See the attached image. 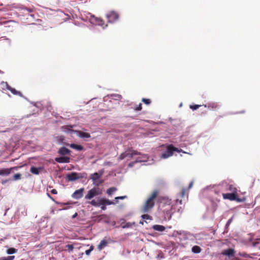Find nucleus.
<instances>
[{
  "mask_svg": "<svg viewBox=\"0 0 260 260\" xmlns=\"http://www.w3.org/2000/svg\"><path fill=\"white\" fill-rule=\"evenodd\" d=\"M66 177L68 181H73L78 179L82 178V176L81 175V174L77 173L76 172H72L70 174H68Z\"/></svg>",
  "mask_w": 260,
  "mask_h": 260,
  "instance_id": "7",
  "label": "nucleus"
},
{
  "mask_svg": "<svg viewBox=\"0 0 260 260\" xmlns=\"http://www.w3.org/2000/svg\"><path fill=\"white\" fill-rule=\"evenodd\" d=\"M142 101L145 103V104L146 105H149L151 103V101L150 99H145V98H143L142 99Z\"/></svg>",
  "mask_w": 260,
  "mask_h": 260,
  "instance_id": "37",
  "label": "nucleus"
},
{
  "mask_svg": "<svg viewBox=\"0 0 260 260\" xmlns=\"http://www.w3.org/2000/svg\"><path fill=\"white\" fill-rule=\"evenodd\" d=\"M116 203L111 201L108 199L101 198L99 199V206H101L103 210L106 209V205H114Z\"/></svg>",
  "mask_w": 260,
  "mask_h": 260,
  "instance_id": "4",
  "label": "nucleus"
},
{
  "mask_svg": "<svg viewBox=\"0 0 260 260\" xmlns=\"http://www.w3.org/2000/svg\"><path fill=\"white\" fill-rule=\"evenodd\" d=\"M78 135L82 138H89L90 137V135L88 133H85L81 131L78 132Z\"/></svg>",
  "mask_w": 260,
  "mask_h": 260,
  "instance_id": "19",
  "label": "nucleus"
},
{
  "mask_svg": "<svg viewBox=\"0 0 260 260\" xmlns=\"http://www.w3.org/2000/svg\"><path fill=\"white\" fill-rule=\"evenodd\" d=\"M237 194L235 193H222V197L224 199L229 200L230 201H237L241 202L242 201L237 198Z\"/></svg>",
  "mask_w": 260,
  "mask_h": 260,
  "instance_id": "6",
  "label": "nucleus"
},
{
  "mask_svg": "<svg viewBox=\"0 0 260 260\" xmlns=\"http://www.w3.org/2000/svg\"><path fill=\"white\" fill-rule=\"evenodd\" d=\"M84 188H80L79 189L76 190L72 194V197L76 199H79L83 196V193L84 191Z\"/></svg>",
  "mask_w": 260,
  "mask_h": 260,
  "instance_id": "9",
  "label": "nucleus"
},
{
  "mask_svg": "<svg viewBox=\"0 0 260 260\" xmlns=\"http://www.w3.org/2000/svg\"><path fill=\"white\" fill-rule=\"evenodd\" d=\"M102 193V191L100 188L93 187L88 191L87 194L85 196V199L90 200L94 197L101 195Z\"/></svg>",
  "mask_w": 260,
  "mask_h": 260,
  "instance_id": "2",
  "label": "nucleus"
},
{
  "mask_svg": "<svg viewBox=\"0 0 260 260\" xmlns=\"http://www.w3.org/2000/svg\"><path fill=\"white\" fill-rule=\"evenodd\" d=\"M205 107H207L210 110H216L219 108V105L216 103H211L205 105Z\"/></svg>",
  "mask_w": 260,
  "mask_h": 260,
  "instance_id": "13",
  "label": "nucleus"
},
{
  "mask_svg": "<svg viewBox=\"0 0 260 260\" xmlns=\"http://www.w3.org/2000/svg\"><path fill=\"white\" fill-rule=\"evenodd\" d=\"M4 257V260H14V259L15 258V256H14V255L8 256L7 257Z\"/></svg>",
  "mask_w": 260,
  "mask_h": 260,
  "instance_id": "42",
  "label": "nucleus"
},
{
  "mask_svg": "<svg viewBox=\"0 0 260 260\" xmlns=\"http://www.w3.org/2000/svg\"><path fill=\"white\" fill-rule=\"evenodd\" d=\"M94 247L93 246H91L90 248L85 251V254L87 255H89L91 251L93 250Z\"/></svg>",
  "mask_w": 260,
  "mask_h": 260,
  "instance_id": "41",
  "label": "nucleus"
},
{
  "mask_svg": "<svg viewBox=\"0 0 260 260\" xmlns=\"http://www.w3.org/2000/svg\"><path fill=\"white\" fill-rule=\"evenodd\" d=\"M69 146L71 148L76 149L77 150L81 151V150H83V147L80 145H77L76 144H71Z\"/></svg>",
  "mask_w": 260,
  "mask_h": 260,
  "instance_id": "20",
  "label": "nucleus"
},
{
  "mask_svg": "<svg viewBox=\"0 0 260 260\" xmlns=\"http://www.w3.org/2000/svg\"><path fill=\"white\" fill-rule=\"evenodd\" d=\"M117 190V188L112 187L108 188L107 190V193L109 195H112L115 191Z\"/></svg>",
  "mask_w": 260,
  "mask_h": 260,
  "instance_id": "26",
  "label": "nucleus"
},
{
  "mask_svg": "<svg viewBox=\"0 0 260 260\" xmlns=\"http://www.w3.org/2000/svg\"><path fill=\"white\" fill-rule=\"evenodd\" d=\"M201 105H190V108L193 110H196L198 109Z\"/></svg>",
  "mask_w": 260,
  "mask_h": 260,
  "instance_id": "39",
  "label": "nucleus"
},
{
  "mask_svg": "<svg viewBox=\"0 0 260 260\" xmlns=\"http://www.w3.org/2000/svg\"><path fill=\"white\" fill-rule=\"evenodd\" d=\"M17 252V249L14 248H10L7 250V253L8 254H12L15 253Z\"/></svg>",
  "mask_w": 260,
  "mask_h": 260,
  "instance_id": "28",
  "label": "nucleus"
},
{
  "mask_svg": "<svg viewBox=\"0 0 260 260\" xmlns=\"http://www.w3.org/2000/svg\"><path fill=\"white\" fill-rule=\"evenodd\" d=\"M142 160L140 159H136L135 161H132L131 162H129L128 165V167H133L135 164H136L137 162H140V161H141Z\"/></svg>",
  "mask_w": 260,
  "mask_h": 260,
  "instance_id": "32",
  "label": "nucleus"
},
{
  "mask_svg": "<svg viewBox=\"0 0 260 260\" xmlns=\"http://www.w3.org/2000/svg\"><path fill=\"white\" fill-rule=\"evenodd\" d=\"M172 148L176 149L175 150H173V151H177L178 152H182L183 153H186L185 152L183 151L182 149H179L178 148L175 147L173 145Z\"/></svg>",
  "mask_w": 260,
  "mask_h": 260,
  "instance_id": "44",
  "label": "nucleus"
},
{
  "mask_svg": "<svg viewBox=\"0 0 260 260\" xmlns=\"http://www.w3.org/2000/svg\"><path fill=\"white\" fill-rule=\"evenodd\" d=\"M47 196H48L50 199H52V200H53V199H52V197L50 195V194H49V193H47Z\"/></svg>",
  "mask_w": 260,
  "mask_h": 260,
  "instance_id": "53",
  "label": "nucleus"
},
{
  "mask_svg": "<svg viewBox=\"0 0 260 260\" xmlns=\"http://www.w3.org/2000/svg\"><path fill=\"white\" fill-rule=\"evenodd\" d=\"M139 155H140V156L137 157V159H140L142 160L141 161H140V162H145V161H147V160L148 159V156L147 155L141 154V153H140V154H139Z\"/></svg>",
  "mask_w": 260,
  "mask_h": 260,
  "instance_id": "24",
  "label": "nucleus"
},
{
  "mask_svg": "<svg viewBox=\"0 0 260 260\" xmlns=\"http://www.w3.org/2000/svg\"><path fill=\"white\" fill-rule=\"evenodd\" d=\"M0 260H4V257H0Z\"/></svg>",
  "mask_w": 260,
  "mask_h": 260,
  "instance_id": "54",
  "label": "nucleus"
},
{
  "mask_svg": "<svg viewBox=\"0 0 260 260\" xmlns=\"http://www.w3.org/2000/svg\"><path fill=\"white\" fill-rule=\"evenodd\" d=\"M51 192L52 193V194H56L57 193V191L55 189H53L51 190Z\"/></svg>",
  "mask_w": 260,
  "mask_h": 260,
  "instance_id": "47",
  "label": "nucleus"
},
{
  "mask_svg": "<svg viewBox=\"0 0 260 260\" xmlns=\"http://www.w3.org/2000/svg\"><path fill=\"white\" fill-rule=\"evenodd\" d=\"M142 109V104L140 103L139 105L135 107V110L136 111H140Z\"/></svg>",
  "mask_w": 260,
  "mask_h": 260,
  "instance_id": "45",
  "label": "nucleus"
},
{
  "mask_svg": "<svg viewBox=\"0 0 260 260\" xmlns=\"http://www.w3.org/2000/svg\"><path fill=\"white\" fill-rule=\"evenodd\" d=\"M60 139L63 140V138L62 137H60Z\"/></svg>",
  "mask_w": 260,
  "mask_h": 260,
  "instance_id": "55",
  "label": "nucleus"
},
{
  "mask_svg": "<svg viewBox=\"0 0 260 260\" xmlns=\"http://www.w3.org/2000/svg\"><path fill=\"white\" fill-rule=\"evenodd\" d=\"M1 85L3 90L7 89L9 90L11 87L7 82L2 81L1 83Z\"/></svg>",
  "mask_w": 260,
  "mask_h": 260,
  "instance_id": "21",
  "label": "nucleus"
},
{
  "mask_svg": "<svg viewBox=\"0 0 260 260\" xmlns=\"http://www.w3.org/2000/svg\"><path fill=\"white\" fill-rule=\"evenodd\" d=\"M158 191L157 190H154L150 197L146 201L144 206L142 208V211L143 213L148 212L154 206V200L157 196Z\"/></svg>",
  "mask_w": 260,
  "mask_h": 260,
  "instance_id": "1",
  "label": "nucleus"
},
{
  "mask_svg": "<svg viewBox=\"0 0 260 260\" xmlns=\"http://www.w3.org/2000/svg\"><path fill=\"white\" fill-rule=\"evenodd\" d=\"M135 224V222H127L125 224L122 225V229H127L131 228L133 225Z\"/></svg>",
  "mask_w": 260,
  "mask_h": 260,
  "instance_id": "30",
  "label": "nucleus"
},
{
  "mask_svg": "<svg viewBox=\"0 0 260 260\" xmlns=\"http://www.w3.org/2000/svg\"><path fill=\"white\" fill-rule=\"evenodd\" d=\"M72 126L71 125H66L61 127V130L62 132L65 133H70L72 131Z\"/></svg>",
  "mask_w": 260,
  "mask_h": 260,
  "instance_id": "25",
  "label": "nucleus"
},
{
  "mask_svg": "<svg viewBox=\"0 0 260 260\" xmlns=\"http://www.w3.org/2000/svg\"><path fill=\"white\" fill-rule=\"evenodd\" d=\"M15 168L0 169V176H8Z\"/></svg>",
  "mask_w": 260,
  "mask_h": 260,
  "instance_id": "11",
  "label": "nucleus"
},
{
  "mask_svg": "<svg viewBox=\"0 0 260 260\" xmlns=\"http://www.w3.org/2000/svg\"><path fill=\"white\" fill-rule=\"evenodd\" d=\"M126 198V196H119V197H115V200L116 201V202H118V200H123V199H124Z\"/></svg>",
  "mask_w": 260,
  "mask_h": 260,
  "instance_id": "40",
  "label": "nucleus"
},
{
  "mask_svg": "<svg viewBox=\"0 0 260 260\" xmlns=\"http://www.w3.org/2000/svg\"><path fill=\"white\" fill-rule=\"evenodd\" d=\"M66 247L67 248L69 252L73 251V250L74 248L73 245H70V244L67 245L66 246Z\"/></svg>",
  "mask_w": 260,
  "mask_h": 260,
  "instance_id": "34",
  "label": "nucleus"
},
{
  "mask_svg": "<svg viewBox=\"0 0 260 260\" xmlns=\"http://www.w3.org/2000/svg\"><path fill=\"white\" fill-rule=\"evenodd\" d=\"M9 90L14 95H18V96H19L20 97H23V95L22 93L20 91H17V90H16L15 88L11 87V88Z\"/></svg>",
  "mask_w": 260,
  "mask_h": 260,
  "instance_id": "22",
  "label": "nucleus"
},
{
  "mask_svg": "<svg viewBox=\"0 0 260 260\" xmlns=\"http://www.w3.org/2000/svg\"><path fill=\"white\" fill-rule=\"evenodd\" d=\"M127 152L128 154V157H129L130 159L132 158L135 155L137 154H140V152H139L136 150H128L126 151Z\"/></svg>",
  "mask_w": 260,
  "mask_h": 260,
  "instance_id": "17",
  "label": "nucleus"
},
{
  "mask_svg": "<svg viewBox=\"0 0 260 260\" xmlns=\"http://www.w3.org/2000/svg\"><path fill=\"white\" fill-rule=\"evenodd\" d=\"M142 218L144 219H149L150 218V216L148 214H143L142 215Z\"/></svg>",
  "mask_w": 260,
  "mask_h": 260,
  "instance_id": "43",
  "label": "nucleus"
},
{
  "mask_svg": "<svg viewBox=\"0 0 260 260\" xmlns=\"http://www.w3.org/2000/svg\"><path fill=\"white\" fill-rule=\"evenodd\" d=\"M108 244V242L105 240L103 239L102 240L100 244L98 246V249L101 251L103 249H104Z\"/></svg>",
  "mask_w": 260,
  "mask_h": 260,
  "instance_id": "16",
  "label": "nucleus"
},
{
  "mask_svg": "<svg viewBox=\"0 0 260 260\" xmlns=\"http://www.w3.org/2000/svg\"><path fill=\"white\" fill-rule=\"evenodd\" d=\"M176 202H179L180 204H182V201L181 200L179 201V200H177Z\"/></svg>",
  "mask_w": 260,
  "mask_h": 260,
  "instance_id": "52",
  "label": "nucleus"
},
{
  "mask_svg": "<svg viewBox=\"0 0 260 260\" xmlns=\"http://www.w3.org/2000/svg\"><path fill=\"white\" fill-rule=\"evenodd\" d=\"M103 175V173H94L91 175L90 179L92 180L93 183L95 184L96 185H99L100 184H101L103 182V181H101L97 183L96 181L100 179L102 176Z\"/></svg>",
  "mask_w": 260,
  "mask_h": 260,
  "instance_id": "8",
  "label": "nucleus"
},
{
  "mask_svg": "<svg viewBox=\"0 0 260 260\" xmlns=\"http://www.w3.org/2000/svg\"><path fill=\"white\" fill-rule=\"evenodd\" d=\"M172 148H173V145H168L167 146V151L161 154V158H167L173 155V150H175L176 149H173Z\"/></svg>",
  "mask_w": 260,
  "mask_h": 260,
  "instance_id": "5",
  "label": "nucleus"
},
{
  "mask_svg": "<svg viewBox=\"0 0 260 260\" xmlns=\"http://www.w3.org/2000/svg\"><path fill=\"white\" fill-rule=\"evenodd\" d=\"M152 229L154 231L163 232L166 230V227L162 225L155 224L152 226Z\"/></svg>",
  "mask_w": 260,
  "mask_h": 260,
  "instance_id": "14",
  "label": "nucleus"
},
{
  "mask_svg": "<svg viewBox=\"0 0 260 260\" xmlns=\"http://www.w3.org/2000/svg\"><path fill=\"white\" fill-rule=\"evenodd\" d=\"M58 153L60 155L69 154L70 153V150L64 147H62L59 149Z\"/></svg>",
  "mask_w": 260,
  "mask_h": 260,
  "instance_id": "15",
  "label": "nucleus"
},
{
  "mask_svg": "<svg viewBox=\"0 0 260 260\" xmlns=\"http://www.w3.org/2000/svg\"><path fill=\"white\" fill-rule=\"evenodd\" d=\"M232 221V218H230L227 222L226 225L229 226Z\"/></svg>",
  "mask_w": 260,
  "mask_h": 260,
  "instance_id": "48",
  "label": "nucleus"
},
{
  "mask_svg": "<svg viewBox=\"0 0 260 260\" xmlns=\"http://www.w3.org/2000/svg\"><path fill=\"white\" fill-rule=\"evenodd\" d=\"M21 175L19 173L15 174L13 176V180H18L21 179Z\"/></svg>",
  "mask_w": 260,
  "mask_h": 260,
  "instance_id": "35",
  "label": "nucleus"
},
{
  "mask_svg": "<svg viewBox=\"0 0 260 260\" xmlns=\"http://www.w3.org/2000/svg\"><path fill=\"white\" fill-rule=\"evenodd\" d=\"M192 251L194 253H199L201 251V248L199 246H193L192 248Z\"/></svg>",
  "mask_w": 260,
  "mask_h": 260,
  "instance_id": "27",
  "label": "nucleus"
},
{
  "mask_svg": "<svg viewBox=\"0 0 260 260\" xmlns=\"http://www.w3.org/2000/svg\"><path fill=\"white\" fill-rule=\"evenodd\" d=\"M120 221H121V222L120 223V225L122 227V225H123L124 224H125L124 220L123 219H120Z\"/></svg>",
  "mask_w": 260,
  "mask_h": 260,
  "instance_id": "49",
  "label": "nucleus"
},
{
  "mask_svg": "<svg viewBox=\"0 0 260 260\" xmlns=\"http://www.w3.org/2000/svg\"><path fill=\"white\" fill-rule=\"evenodd\" d=\"M226 190L231 191L232 193H235V194H237V189L233 185H228L226 186Z\"/></svg>",
  "mask_w": 260,
  "mask_h": 260,
  "instance_id": "18",
  "label": "nucleus"
},
{
  "mask_svg": "<svg viewBox=\"0 0 260 260\" xmlns=\"http://www.w3.org/2000/svg\"><path fill=\"white\" fill-rule=\"evenodd\" d=\"M235 251L232 248H229L228 249L224 250L222 252V254L224 255H227L228 256H233L235 255Z\"/></svg>",
  "mask_w": 260,
  "mask_h": 260,
  "instance_id": "12",
  "label": "nucleus"
},
{
  "mask_svg": "<svg viewBox=\"0 0 260 260\" xmlns=\"http://www.w3.org/2000/svg\"><path fill=\"white\" fill-rule=\"evenodd\" d=\"M192 185H193V182H191L189 184V186H188V189L191 188L192 186Z\"/></svg>",
  "mask_w": 260,
  "mask_h": 260,
  "instance_id": "50",
  "label": "nucleus"
},
{
  "mask_svg": "<svg viewBox=\"0 0 260 260\" xmlns=\"http://www.w3.org/2000/svg\"><path fill=\"white\" fill-rule=\"evenodd\" d=\"M95 22L99 25L103 26L104 24V21L101 18H96Z\"/></svg>",
  "mask_w": 260,
  "mask_h": 260,
  "instance_id": "29",
  "label": "nucleus"
},
{
  "mask_svg": "<svg viewBox=\"0 0 260 260\" xmlns=\"http://www.w3.org/2000/svg\"><path fill=\"white\" fill-rule=\"evenodd\" d=\"M239 255L241 256L246 257V258H250L251 257L249 254L246 253V252H239Z\"/></svg>",
  "mask_w": 260,
  "mask_h": 260,
  "instance_id": "36",
  "label": "nucleus"
},
{
  "mask_svg": "<svg viewBox=\"0 0 260 260\" xmlns=\"http://www.w3.org/2000/svg\"><path fill=\"white\" fill-rule=\"evenodd\" d=\"M11 179H6V180H2V184H6V183H7L8 181H11Z\"/></svg>",
  "mask_w": 260,
  "mask_h": 260,
  "instance_id": "46",
  "label": "nucleus"
},
{
  "mask_svg": "<svg viewBox=\"0 0 260 260\" xmlns=\"http://www.w3.org/2000/svg\"><path fill=\"white\" fill-rule=\"evenodd\" d=\"M55 160L58 163H69L70 162V158L67 156L56 157Z\"/></svg>",
  "mask_w": 260,
  "mask_h": 260,
  "instance_id": "10",
  "label": "nucleus"
},
{
  "mask_svg": "<svg viewBox=\"0 0 260 260\" xmlns=\"http://www.w3.org/2000/svg\"><path fill=\"white\" fill-rule=\"evenodd\" d=\"M89 203L93 206H95V207H99V201H98V202H96L95 200H92L91 202H89Z\"/></svg>",
  "mask_w": 260,
  "mask_h": 260,
  "instance_id": "33",
  "label": "nucleus"
},
{
  "mask_svg": "<svg viewBox=\"0 0 260 260\" xmlns=\"http://www.w3.org/2000/svg\"><path fill=\"white\" fill-rule=\"evenodd\" d=\"M41 170V168H38L35 167H31L30 169V172L35 175H39V170Z\"/></svg>",
  "mask_w": 260,
  "mask_h": 260,
  "instance_id": "23",
  "label": "nucleus"
},
{
  "mask_svg": "<svg viewBox=\"0 0 260 260\" xmlns=\"http://www.w3.org/2000/svg\"><path fill=\"white\" fill-rule=\"evenodd\" d=\"M106 18L109 23H114L119 18V14L114 11H111L106 14Z\"/></svg>",
  "mask_w": 260,
  "mask_h": 260,
  "instance_id": "3",
  "label": "nucleus"
},
{
  "mask_svg": "<svg viewBox=\"0 0 260 260\" xmlns=\"http://www.w3.org/2000/svg\"><path fill=\"white\" fill-rule=\"evenodd\" d=\"M187 190L185 188L182 189L181 192V196L182 198H184L186 194H187Z\"/></svg>",
  "mask_w": 260,
  "mask_h": 260,
  "instance_id": "38",
  "label": "nucleus"
},
{
  "mask_svg": "<svg viewBox=\"0 0 260 260\" xmlns=\"http://www.w3.org/2000/svg\"><path fill=\"white\" fill-rule=\"evenodd\" d=\"M78 215L77 213H75L72 217V218H75Z\"/></svg>",
  "mask_w": 260,
  "mask_h": 260,
  "instance_id": "51",
  "label": "nucleus"
},
{
  "mask_svg": "<svg viewBox=\"0 0 260 260\" xmlns=\"http://www.w3.org/2000/svg\"><path fill=\"white\" fill-rule=\"evenodd\" d=\"M128 153H127V151H125L124 152L121 153L119 156V159L120 160H122L124 158H125V157H127V156H128Z\"/></svg>",
  "mask_w": 260,
  "mask_h": 260,
  "instance_id": "31",
  "label": "nucleus"
}]
</instances>
